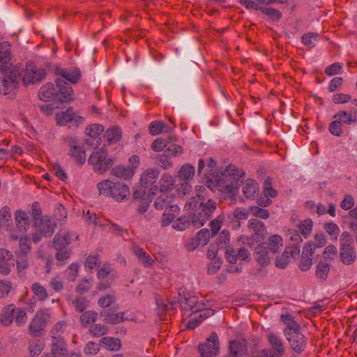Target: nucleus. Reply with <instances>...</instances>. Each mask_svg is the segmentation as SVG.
I'll return each mask as SVG.
<instances>
[{"mask_svg": "<svg viewBox=\"0 0 357 357\" xmlns=\"http://www.w3.org/2000/svg\"><path fill=\"white\" fill-rule=\"evenodd\" d=\"M188 218H190V224L196 228L203 226L206 220H208L204 216L202 211L199 213H192Z\"/></svg>", "mask_w": 357, "mask_h": 357, "instance_id": "41", "label": "nucleus"}, {"mask_svg": "<svg viewBox=\"0 0 357 357\" xmlns=\"http://www.w3.org/2000/svg\"><path fill=\"white\" fill-rule=\"evenodd\" d=\"M306 253L307 252H302L300 261V268L303 271L309 270L312 264V257Z\"/></svg>", "mask_w": 357, "mask_h": 357, "instance_id": "58", "label": "nucleus"}, {"mask_svg": "<svg viewBox=\"0 0 357 357\" xmlns=\"http://www.w3.org/2000/svg\"><path fill=\"white\" fill-rule=\"evenodd\" d=\"M340 257L341 261L345 265H350L353 264L356 257L354 245L351 244L341 245Z\"/></svg>", "mask_w": 357, "mask_h": 357, "instance_id": "15", "label": "nucleus"}, {"mask_svg": "<svg viewBox=\"0 0 357 357\" xmlns=\"http://www.w3.org/2000/svg\"><path fill=\"white\" fill-rule=\"evenodd\" d=\"M20 70L17 68H14L10 72L8 77H6L3 80V86H4L5 94L7 93V91L10 90L11 86L16 87L20 80H22Z\"/></svg>", "mask_w": 357, "mask_h": 357, "instance_id": "18", "label": "nucleus"}, {"mask_svg": "<svg viewBox=\"0 0 357 357\" xmlns=\"http://www.w3.org/2000/svg\"><path fill=\"white\" fill-rule=\"evenodd\" d=\"M97 188L100 195L109 196L117 202L123 201L130 195L127 185L120 182H113L109 179L99 182Z\"/></svg>", "mask_w": 357, "mask_h": 357, "instance_id": "2", "label": "nucleus"}, {"mask_svg": "<svg viewBox=\"0 0 357 357\" xmlns=\"http://www.w3.org/2000/svg\"><path fill=\"white\" fill-rule=\"evenodd\" d=\"M156 163L164 169H169L172 166V162L169 160L168 156L165 154L156 157Z\"/></svg>", "mask_w": 357, "mask_h": 357, "instance_id": "60", "label": "nucleus"}, {"mask_svg": "<svg viewBox=\"0 0 357 357\" xmlns=\"http://www.w3.org/2000/svg\"><path fill=\"white\" fill-rule=\"evenodd\" d=\"M123 314V312L114 313L107 311L101 313V315L104 317L103 321L109 324H116L124 321Z\"/></svg>", "mask_w": 357, "mask_h": 357, "instance_id": "34", "label": "nucleus"}, {"mask_svg": "<svg viewBox=\"0 0 357 357\" xmlns=\"http://www.w3.org/2000/svg\"><path fill=\"white\" fill-rule=\"evenodd\" d=\"M195 173V167L190 164H185L180 169L178 176L181 180L188 181L193 178Z\"/></svg>", "mask_w": 357, "mask_h": 357, "instance_id": "38", "label": "nucleus"}, {"mask_svg": "<svg viewBox=\"0 0 357 357\" xmlns=\"http://www.w3.org/2000/svg\"><path fill=\"white\" fill-rule=\"evenodd\" d=\"M84 119L77 116L70 107L65 112H61L56 114V121L58 125L63 126L67 123H72L75 126H78L83 121Z\"/></svg>", "mask_w": 357, "mask_h": 357, "instance_id": "11", "label": "nucleus"}, {"mask_svg": "<svg viewBox=\"0 0 357 357\" xmlns=\"http://www.w3.org/2000/svg\"><path fill=\"white\" fill-rule=\"evenodd\" d=\"M280 320L286 325L284 329V335L301 330V325L289 314H282Z\"/></svg>", "mask_w": 357, "mask_h": 357, "instance_id": "21", "label": "nucleus"}, {"mask_svg": "<svg viewBox=\"0 0 357 357\" xmlns=\"http://www.w3.org/2000/svg\"><path fill=\"white\" fill-rule=\"evenodd\" d=\"M271 254L272 253L269 252L266 243H260L255 250V259L262 267L266 266L270 264L272 258Z\"/></svg>", "mask_w": 357, "mask_h": 357, "instance_id": "14", "label": "nucleus"}, {"mask_svg": "<svg viewBox=\"0 0 357 357\" xmlns=\"http://www.w3.org/2000/svg\"><path fill=\"white\" fill-rule=\"evenodd\" d=\"M195 236L197 237L199 243L202 246H204L205 245H206L208 241L209 240L211 234L208 229H203L200 230Z\"/></svg>", "mask_w": 357, "mask_h": 357, "instance_id": "61", "label": "nucleus"}, {"mask_svg": "<svg viewBox=\"0 0 357 357\" xmlns=\"http://www.w3.org/2000/svg\"><path fill=\"white\" fill-rule=\"evenodd\" d=\"M16 226L21 232H26L29 227V217L26 213L18 210L15 213Z\"/></svg>", "mask_w": 357, "mask_h": 357, "instance_id": "23", "label": "nucleus"}, {"mask_svg": "<svg viewBox=\"0 0 357 357\" xmlns=\"http://www.w3.org/2000/svg\"><path fill=\"white\" fill-rule=\"evenodd\" d=\"M56 74L61 75L64 80H67L72 84H75L81 77V72L79 69L75 68L70 70H67L63 68H56Z\"/></svg>", "mask_w": 357, "mask_h": 357, "instance_id": "22", "label": "nucleus"}, {"mask_svg": "<svg viewBox=\"0 0 357 357\" xmlns=\"http://www.w3.org/2000/svg\"><path fill=\"white\" fill-rule=\"evenodd\" d=\"M318 34L316 33H307L302 36V42L309 47H314L317 41Z\"/></svg>", "mask_w": 357, "mask_h": 357, "instance_id": "56", "label": "nucleus"}, {"mask_svg": "<svg viewBox=\"0 0 357 357\" xmlns=\"http://www.w3.org/2000/svg\"><path fill=\"white\" fill-rule=\"evenodd\" d=\"M200 357H216L220 351V342L218 335L213 332L204 343L198 347Z\"/></svg>", "mask_w": 357, "mask_h": 357, "instance_id": "5", "label": "nucleus"}, {"mask_svg": "<svg viewBox=\"0 0 357 357\" xmlns=\"http://www.w3.org/2000/svg\"><path fill=\"white\" fill-rule=\"evenodd\" d=\"M267 340L273 351L269 349H263L257 354L256 357H279L284 354L285 347L280 335L270 332L267 335Z\"/></svg>", "mask_w": 357, "mask_h": 357, "instance_id": "4", "label": "nucleus"}, {"mask_svg": "<svg viewBox=\"0 0 357 357\" xmlns=\"http://www.w3.org/2000/svg\"><path fill=\"white\" fill-rule=\"evenodd\" d=\"M257 191V183L254 180H247L243 188L244 195L248 199H253Z\"/></svg>", "mask_w": 357, "mask_h": 357, "instance_id": "39", "label": "nucleus"}, {"mask_svg": "<svg viewBox=\"0 0 357 357\" xmlns=\"http://www.w3.org/2000/svg\"><path fill=\"white\" fill-rule=\"evenodd\" d=\"M248 227L253 230L257 236H262L266 229L265 225L257 218L250 219L248 221Z\"/></svg>", "mask_w": 357, "mask_h": 357, "instance_id": "35", "label": "nucleus"}, {"mask_svg": "<svg viewBox=\"0 0 357 357\" xmlns=\"http://www.w3.org/2000/svg\"><path fill=\"white\" fill-rule=\"evenodd\" d=\"M312 225L313 222L311 219H306L298 225L299 231L303 234V236H304V237L306 238L311 234Z\"/></svg>", "mask_w": 357, "mask_h": 357, "instance_id": "47", "label": "nucleus"}, {"mask_svg": "<svg viewBox=\"0 0 357 357\" xmlns=\"http://www.w3.org/2000/svg\"><path fill=\"white\" fill-rule=\"evenodd\" d=\"M132 251L137 257L139 260L146 266H152L154 264V259L146 252L142 248L138 245H134L132 247Z\"/></svg>", "mask_w": 357, "mask_h": 357, "instance_id": "31", "label": "nucleus"}, {"mask_svg": "<svg viewBox=\"0 0 357 357\" xmlns=\"http://www.w3.org/2000/svg\"><path fill=\"white\" fill-rule=\"evenodd\" d=\"M268 249L272 255H275L279 252L281 247L282 246V238L279 235H273L268 239V242L266 243Z\"/></svg>", "mask_w": 357, "mask_h": 357, "instance_id": "33", "label": "nucleus"}, {"mask_svg": "<svg viewBox=\"0 0 357 357\" xmlns=\"http://www.w3.org/2000/svg\"><path fill=\"white\" fill-rule=\"evenodd\" d=\"M57 94V100L59 102H68L73 100V89L64 79L58 78L55 81Z\"/></svg>", "mask_w": 357, "mask_h": 357, "instance_id": "12", "label": "nucleus"}, {"mask_svg": "<svg viewBox=\"0 0 357 357\" xmlns=\"http://www.w3.org/2000/svg\"><path fill=\"white\" fill-rule=\"evenodd\" d=\"M51 354H45L43 357H68V349L63 338L59 336H52Z\"/></svg>", "mask_w": 357, "mask_h": 357, "instance_id": "8", "label": "nucleus"}, {"mask_svg": "<svg viewBox=\"0 0 357 357\" xmlns=\"http://www.w3.org/2000/svg\"><path fill=\"white\" fill-rule=\"evenodd\" d=\"M330 266L328 263L319 262L317 266L316 275L322 280H326Z\"/></svg>", "mask_w": 357, "mask_h": 357, "instance_id": "48", "label": "nucleus"}, {"mask_svg": "<svg viewBox=\"0 0 357 357\" xmlns=\"http://www.w3.org/2000/svg\"><path fill=\"white\" fill-rule=\"evenodd\" d=\"M160 192L172 190L174 187L175 180L169 174H164L160 179Z\"/></svg>", "mask_w": 357, "mask_h": 357, "instance_id": "45", "label": "nucleus"}, {"mask_svg": "<svg viewBox=\"0 0 357 357\" xmlns=\"http://www.w3.org/2000/svg\"><path fill=\"white\" fill-rule=\"evenodd\" d=\"M230 239V234L227 230H222L217 238V245L221 249H225L227 248V243Z\"/></svg>", "mask_w": 357, "mask_h": 357, "instance_id": "51", "label": "nucleus"}, {"mask_svg": "<svg viewBox=\"0 0 357 357\" xmlns=\"http://www.w3.org/2000/svg\"><path fill=\"white\" fill-rule=\"evenodd\" d=\"M190 225V218L187 216L179 218L173 223L172 227L179 231L186 229Z\"/></svg>", "mask_w": 357, "mask_h": 357, "instance_id": "53", "label": "nucleus"}, {"mask_svg": "<svg viewBox=\"0 0 357 357\" xmlns=\"http://www.w3.org/2000/svg\"><path fill=\"white\" fill-rule=\"evenodd\" d=\"M260 10L262 13L268 16L272 20H279L282 17L281 13L278 10L273 8L261 6V9Z\"/></svg>", "mask_w": 357, "mask_h": 357, "instance_id": "55", "label": "nucleus"}, {"mask_svg": "<svg viewBox=\"0 0 357 357\" xmlns=\"http://www.w3.org/2000/svg\"><path fill=\"white\" fill-rule=\"evenodd\" d=\"M333 119H337L340 122L342 121L347 124H351L352 123L357 122L356 116L353 117L351 112H347L345 111H340L333 116Z\"/></svg>", "mask_w": 357, "mask_h": 357, "instance_id": "44", "label": "nucleus"}, {"mask_svg": "<svg viewBox=\"0 0 357 357\" xmlns=\"http://www.w3.org/2000/svg\"><path fill=\"white\" fill-rule=\"evenodd\" d=\"M98 314L93 311H87L84 312L80 317L82 324L86 326L91 322L95 323L96 321Z\"/></svg>", "mask_w": 357, "mask_h": 357, "instance_id": "50", "label": "nucleus"}, {"mask_svg": "<svg viewBox=\"0 0 357 357\" xmlns=\"http://www.w3.org/2000/svg\"><path fill=\"white\" fill-rule=\"evenodd\" d=\"M15 316V324L20 326L24 325L27 320L26 312L23 308H16Z\"/></svg>", "mask_w": 357, "mask_h": 357, "instance_id": "54", "label": "nucleus"}, {"mask_svg": "<svg viewBox=\"0 0 357 357\" xmlns=\"http://www.w3.org/2000/svg\"><path fill=\"white\" fill-rule=\"evenodd\" d=\"M100 341L102 346L111 351L119 350L121 347V342L118 338L105 337L101 338Z\"/></svg>", "mask_w": 357, "mask_h": 357, "instance_id": "37", "label": "nucleus"}, {"mask_svg": "<svg viewBox=\"0 0 357 357\" xmlns=\"http://www.w3.org/2000/svg\"><path fill=\"white\" fill-rule=\"evenodd\" d=\"M122 137L121 130L116 126H113L108 128L104 135V139L109 144H112L118 142Z\"/></svg>", "mask_w": 357, "mask_h": 357, "instance_id": "28", "label": "nucleus"}, {"mask_svg": "<svg viewBox=\"0 0 357 357\" xmlns=\"http://www.w3.org/2000/svg\"><path fill=\"white\" fill-rule=\"evenodd\" d=\"M39 231L45 236H50L54 231L56 224L50 220H45L38 222Z\"/></svg>", "mask_w": 357, "mask_h": 357, "instance_id": "36", "label": "nucleus"}, {"mask_svg": "<svg viewBox=\"0 0 357 357\" xmlns=\"http://www.w3.org/2000/svg\"><path fill=\"white\" fill-rule=\"evenodd\" d=\"M181 307L186 310H192L193 312L202 311L203 307H198V298L189 293L185 294L183 298L181 299Z\"/></svg>", "mask_w": 357, "mask_h": 357, "instance_id": "20", "label": "nucleus"}, {"mask_svg": "<svg viewBox=\"0 0 357 357\" xmlns=\"http://www.w3.org/2000/svg\"><path fill=\"white\" fill-rule=\"evenodd\" d=\"M13 254L5 248H0V273L7 275L10 272L11 264L10 261L13 259Z\"/></svg>", "mask_w": 357, "mask_h": 357, "instance_id": "17", "label": "nucleus"}, {"mask_svg": "<svg viewBox=\"0 0 357 357\" xmlns=\"http://www.w3.org/2000/svg\"><path fill=\"white\" fill-rule=\"evenodd\" d=\"M46 76L44 69H38L32 61H28L26 65L22 82L25 86L40 82Z\"/></svg>", "mask_w": 357, "mask_h": 357, "instance_id": "7", "label": "nucleus"}, {"mask_svg": "<svg viewBox=\"0 0 357 357\" xmlns=\"http://www.w3.org/2000/svg\"><path fill=\"white\" fill-rule=\"evenodd\" d=\"M149 132L152 135H157L162 132L171 133L172 128L163 121H153L149 127Z\"/></svg>", "mask_w": 357, "mask_h": 357, "instance_id": "26", "label": "nucleus"}, {"mask_svg": "<svg viewBox=\"0 0 357 357\" xmlns=\"http://www.w3.org/2000/svg\"><path fill=\"white\" fill-rule=\"evenodd\" d=\"M158 176L159 172L157 169H148L142 174L139 183L147 188L155 182Z\"/></svg>", "mask_w": 357, "mask_h": 357, "instance_id": "24", "label": "nucleus"}, {"mask_svg": "<svg viewBox=\"0 0 357 357\" xmlns=\"http://www.w3.org/2000/svg\"><path fill=\"white\" fill-rule=\"evenodd\" d=\"M211 172L212 169L210 170L207 177L208 183L217 186L220 190H224L232 196H236V191L241 183L240 179L243 172L231 165H228L224 172L220 171L216 174L211 173Z\"/></svg>", "mask_w": 357, "mask_h": 357, "instance_id": "1", "label": "nucleus"}, {"mask_svg": "<svg viewBox=\"0 0 357 357\" xmlns=\"http://www.w3.org/2000/svg\"><path fill=\"white\" fill-rule=\"evenodd\" d=\"M49 318L48 313L43 311L38 312L29 324V334L33 337H40L46 327Z\"/></svg>", "mask_w": 357, "mask_h": 357, "instance_id": "6", "label": "nucleus"}, {"mask_svg": "<svg viewBox=\"0 0 357 357\" xmlns=\"http://www.w3.org/2000/svg\"><path fill=\"white\" fill-rule=\"evenodd\" d=\"M16 307L13 304L8 305L3 307L1 315V321L3 325L10 326L14 319V313Z\"/></svg>", "mask_w": 357, "mask_h": 357, "instance_id": "30", "label": "nucleus"}, {"mask_svg": "<svg viewBox=\"0 0 357 357\" xmlns=\"http://www.w3.org/2000/svg\"><path fill=\"white\" fill-rule=\"evenodd\" d=\"M183 148L180 145L172 144L168 146L164 151L165 155L169 157L176 156L177 155H180L183 153Z\"/></svg>", "mask_w": 357, "mask_h": 357, "instance_id": "59", "label": "nucleus"}, {"mask_svg": "<svg viewBox=\"0 0 357 357\" xmlns=\"http://www.w3.org/2000/svg\"><path fill=\"white\" fill-rule=\"evenodd\" d=\"M247 351V343L245 340H231L227 354L225 357H244Z\"/></svg>", "mask_w": 357, "mask_h": 357, "instance_id": "13", "label": "nucleus"}, {"mask_svg": "<svg viewBox=\"0 0 357 357\" xmlns=\"http://www.w3.org/2000/svg\"><path fill=\"white\" fill-rule=\"evenodd\" d=\"M12 222L11 213L8 206H3L0 211V225L8 227Z\"/></svg>", "mask_w": 357, "mask_h": 357, "instance_id": "46", "label": "nucleus"}, {"mask_svg": "<svg viewBox=\"0 0 357 357\" xmlns=\"http://www.w3.org/2000/svg\"><path fill=\"white\" fill-rule=\"evenodd\" d=\"M291 349L296 354L302 353L307 347V338L301 330L284 335Z\"/></svg>", "mask_w": 357, "mask_h": 357, "instance_id": "9", "label": "nucleus"}, {"mask_svg": "<svg viewBox=\"0 0 357 357\" xmlns=\"http://www.w3.org/2000/svg\"><path fill=\"white\" fill-rule=\"evenodd\" d=\"M34 225L38 227V222L43 220V213L38 202H33L31 206Z\"/></svg>", "mask_w": 357, "mask_h": 357, "instance_id": "49", "label": "nucleus"}, {"mask_svg": "<svg viewBox=\"0 0 357 357\" xmlns=\"http://www.w3.org/2000/svg\"><path fill=\"white\" fill-rule=\"evenodd\" d=\"M91 287L90 281L87 279H83L80 281L76 287V291L80 294L87 292Z\"/></svg>", "mask_w": 357, "mask_h": 357, "instance_id": "64", "label": "nucleus"}, {"mask_svg": "<svg viewBox=\"0 0 357 357\" xmlns=\"http://www.w3.org/2000/svg\"><path fill=\"white\" fill-rule=\"evenodd\" d=\"M251 213L256 217L261 219H267L270 216L269 211L266 209L253 206L250 208Z\"/></svg>", "mask_w": 357, "mask_h": 357, "instance_id": "57", "label": "nucleus"}, {"mask_svg": "<svg viewBox=\"0 0 357 357\" xmlns=\"http://www.w3.org/2000/svg\"><path fill=\"white\" fill-rule=\"evenodd\" d=\"M56 86H54L52 83H47L43 85L39 92L38 96L40 100L47 102L52 100H57Z\"/></svg>", "mask_w": 357, "mask_h": 357, "instance_id": "19", "label": "nucleus"}, {"mask_svg": "<svg viewBox=\"0 0 357 357\" xmlns=\"http://www.w3.org/2000/svg\"><path fill=\"white\" fill-rule=\"evenodd\" d=\"M251 213L250 209H246L244 208H237L233 212V217L235 220V223L236 227H239L241 225L240 221L243 220H245L248 218L250 213Z\"/></svg>", "mask_w": 357, "mask_h": 357, "instance_id": "42", "label": "nucleus"}, {"mask_svg": "<svg viewBox=\"0 0 357 357\" xmlns=\"http://www.w3.org/2000/svg\"><path fill=\"white\" fill-rule=\"evenodd\" d=\"M104 128L100 124H93L87 126L85 130V133L89 137L96 141V146L100 144V135L102 133Z\"/></svg>", "mask_w": 357, "mask_h": 357, "instance_id": "27", "label": "nucleus"}, {"mask_svg": "<svg viewBox=\"0 0 357 357\" xmlns=\"http://www.w3.org/2000/svg\"><path fill=\"white\" fill-rule=\"evenodd\" d=\"M31 290L38 301H45L48 297L47 289L38 282L32 284Z\"/></svg>", "mask_w": 357, "mask_h": 357, "instance_id": "43", "label": "nucleus"}, {"mask_svg": "<svg viewBox=\"0 0 357 357\" xmlns=\"http://www.w3.org/2000/svg\"><path fill=\"white\" fill-rule=\"evenodd\" d=\"M10 61V50L7 48V46L0 45V68L1 70H5L8 68V64Z\"/></svg>", "mask_w": 357, "mask_h": 357, "instance_id": "40", "label": "nucleus"}, {"mask_svg": "<svg viewBox=\"0 0 357 357\" xmlns=\"http://www.w3.org/2000/svg\"><path fill=\"white\" fill-rule=\"evenodd\" d=\"M115 158L109 157L105 149L101 148L93 151L88 159L89 164L93 166L95 172L102 174L109 169L114 164Z\"/></svg>", "mask_w": 357, "mask_h": 357, "instance_id": "3", "label": "nucleus"}, {"mask_svg": "<svg viewBox=\"0 0 357 357\" xmlns=\"http://www.w3.org/2000/svg\"><path fill=\"white\" fill-rule=\"evenodd\" d=\"M71 236L68 231L59 232L54 238L52 244L56 250L66 248L70 244Z\"/></svg>", "mask_w": 357, "mask_h": 357, "instance_id": "25", "label": "nucleus"}, {"mask_svg": "<svg viewBox=\"0 0 357 357\" xmlns=\"http://www.w3.org/2000/svg\"><path fill=\"white\" fill-rule=\"evenodd\" d=\"M198 206L202 208V212L204 216L209 219L211 218L212 213L216 209V203L215 201L211 199H208L205 204H204L203 202L199 203L195 199V198H193L191 202H188L185 204V208L187 210H194Z\"/></svg>", "mask_w": 357, "mask_h": 357, "instance_id": "10", "label": "nucleus"}, {"mask_svg": "<svg viewBox=\"0 0 357 357\" xmlns=\"http://www.w3.org/2000/svg\"><path fill=\"white\" fill-rule=\"evenodd\" d=\"M44 348L43 343L40 340L33 341L29 344V350L32 356H38Z\"/></svg>", "mask_w": 357, "mask_h": 357, "instance_id": "52", "label": "nucleus"}, {"mask_svg": "<svg viewBox=\"0 0 357 357\" xmlns=\"http://www.w3.org/2000/svg\"><path fill=\"white\" fill-rule=\"evenodd\" d=\"M107 331V328L105 326L100 324H95L92 326L90 328V332L94 335L97 337L102 336L105 335Z\"/></svg>", "mask_w": 357, "mask_h": 357, "instance_id": "62", "label": "nucleus"}, {"mask_svg": "<svg viewBox=\"0 0 357 357\" xmlns=\"http://www.w3.org/2000/svg\"><path fill=\"white\" fill-rule=\"evenodd\" d=\"M70 146V153L75 158L77 162L80 165H83L86 161V154L82 146L77 144V140L73 138L67 139Z\"/></svg>", "mask_w": 357, "mask_h": 357, "instance_id": "16", "label": "nucleus"}, {"mask_svg": "<svg viewBox=\"0 0 357 357\" xmlns=\"http://www.w3.org/2000/svg\"><path fill=\"white\" fill-rule=\"evenodd\" d=\"M112 175L121 179H129L134 175V169L130 167L116 166L111 170Z\"/></svg>", "mask_w": 357, "mask_h": 357, "instance_id": "29", "label": "nucleus"}, {"mask_svg": "<svg viewBox=\"0 0 357 357\" xmlns=\"http://www.w3.org/2000/svg\"><path fill=\"white\" fill-rule=\"evenodd\" d=\"M12 287V284L8 280H0V298L7 296Z\"/></svg>", "mask_w": 357, "mask_h": 357, "instance_id": "63", "label": "nucleus"}, {"mask_svg": "<svg viewBox=\"0 0 357 357\" xmlns=\"http://www.w3.org/2000/svg\"><path fill=\"white\" fill-rule=\"evenodd\" d=\"M173 202V196L167 192H160V195L156 198L154 206L158 210L167 208Z\"/></svg>", "mask_w": 357, "mask_h": 357, "instance_id": "32", "label": "nucleus"}]
</instances>
